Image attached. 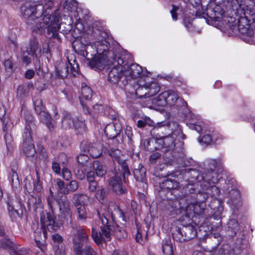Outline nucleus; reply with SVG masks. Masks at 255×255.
I'll return each instance as SVG.
<instances>
[{
    "label": "nucleus",
    "instance_id": "obj_1",
    "mask_svg": "<svg viewBox=\"0 0 255 255\" xmlns=\"http://www.w3.org/2000/svg\"><path fill=\"white\" fill-rule=\"evenodd\" d=\"M107 212L108 213H104L102 210L97 211L98 219L101 221L102 224L100 226L101 232L98 233L96 229L93 228L92 229L91 236L98 245H102L103 242H105L104 236L108 241L111 240V236L114 233L116 234L118 236H119L118 233H121V235L123 238L127 236L126 232L124 230L122 231L118 226H111L110 225V222L108 219V216H111L112 220H114L116 214H123V212L119 207L116 203L111 202L108 205Z\"/></svg>",
    "mask_w": 255,
    "mask_h": 255
},
{
    "label": "nucleus",
    "instance_id": "obj_2",
    "mask_svg": "<svg viewBox=\"0 0 255 255\" xmlns=\"http://www.w3.org/2000/svg\"><path fill=\"white\" fill-rule=\"evenodd\" d=\"M55 217L51 213H47L46 216H41V227L37 229L34 233V241L36 246L44 251L46 249V239L47 238V229L50 231H57L60 227V224L55 221Z\"/></svg>",
    "mask_w": 255,
    "mask_h": 255
},
{
    "label": "nucleus",
    "instance_id": "obj_3",
    "mask_svg": "<svg viewBox=\"0 0 255 255\" xmlns=\"http://www.w3.org/2000/svg\"><path fill=\"white\" fill-rule=\"evenodd\" d=\"M125 62L123 55L113 52L109 53L107 63L113 65V67L109 71L108 80L112 84H119L121 87L128 85L124 70H121L122 64Z\"/></svg>",
    "mask_w": 255,
    "mask_h": 255
},
{
    "label": "nucleus",
    "instance_id": "obj_4",
    "mask_svg": "<svg viewBox=\"0 0 255 255\" xmlns=\"http://www.w3.org/2000/svg\"><path fill=\"white\" fill-rule=\"evenodd\" d=\"M73 249L76 255H98L97 252L89 245L84 247V244L89 240L86 231L80 226H72Z\"/></svg>",
    "mask_w": 255,
    "mask_h": 255
},
{
    "label": "nucleus",
    "instance_id": "obj_5",
    "mask_svg": "<svg viewBox=\"0 0 255 255\" xmlns=\"http://www.w3.org/2000/svg\"><path fill=\"white\" fill-rule=\"evenodd\" d=\"M44 7L42 4H35L34 3L27 1L21 6V13L23 17L26 19V23L32 31H42L43 24L37 23L35 21L44 13Z\"/></svg>",
    "mask_w": 255,
    "mask_h": 255
},
{
    "label": "nucleus",
    "instance_id": "obj_6",
    "mask_svg": "<svg viewBox=\"0 0 255 255\" xmlns=\"http://www.w3.org/2000/svg\"><path fill=\"white\" fill-rule=\"evenodd\" d=\"M168 135L164 136L158 133L156 136V139H151L147 140V145H150V143L154 141L161 145V148L165 160L167 162H170L172 160V152L175 147V137L171 135L170 133H168Z\"/></svg>",
    "mask_w": 255,
    "mask_h": 255
},
{
    "label": "nucleus",
    "instance_id": "obj_7",
    "mask_svg": "<svg viewBox=\"0 0 255 255\" xmlns=\"http://www.w3.org/2000/svg\"><path fill=\"white\" fill-rule=\"evenodd\" d=\"M46 14L44 15L42 18V22L40 21L38 18L35 20L34 25L37 23H42L43 24L42 31H32L33 32L42 34L44 31L45 28H47V34L49 38H54L59 39L60 38L58 35V22L59 18L55 15H52L49 12L47 13V10L45 11Z\"/></svg>",
    "mask_w": 255,
    "mask_h": 255
},
{
    "label": "nucleus",
    "instance_id": "obj_8",
    "mask_svg": "<svg viewBox=\"0 0 255 255\" xmlns=\"http://www.w3.org/2000/svg\"><path fill=\"white\" fill-rule=\"evenodd\" d=\"M245 17H241L238 21L237 26H236V29L239 32L245 36L244 40L249 43L255 44V29H253L252 26L247 24L246 25L243 24L244 23L247 22L248 18V15L253 16L255 14V10L253 8L247 7L245 11Z\"/></svg>",
    "mask_w": 255,
    "mask_h": 255
},
{
    "label": "nucleus",
    "instance_id": "obj_9",
    "mask_svg": "<svg viewBox=\"0 0 255 255\" xmlns=\"http://www.w3.org/2000/svg\"><path fill=\"white\" fill-rule=\"evenodd\" d=\"M171 231L173 239L179 242L189 241L197 236L196 230L190 225L181 227L175 226L171 228Z\"/></svg>",
    "mask_w": 255,
    "mask_h": 255
},
{
    "label": "nucleus",
    "instance_id": "obj_10",
    "mask_svg": "<svg viewBox=\"0 0 255 255\" xmlns=\"http://www.w3.org/2000/svg\"><path fill=\"white\" fill-rule=\"evenodd\" d=\"M138 87L135 94L139 98H148L156 95L160 90V87L155 82L146 83L142 79L137 82Z\"/></svg>",
    "mask_w": 255,
    "mask_h": 255
},
{
    "label": "nucleus",
    "instance_id": "obj_11",
    "mask_svg": "<svg viewBox=\"0 0 255 255\" xmlns=\"http://www.w3.org/2000/svg\"><path fill=\"white\" fill-rule=\"evenodd\" d=\"M96 34V41L94 42V45L97 54L107 57V62H108V54L110 52H113L116 54H120L117 51L109 50L110 43L107 41L108 34L105 31H98Z\"/></svg>",
    "mask_w": 255,
    "mask_h": 255
},
{
    "label": "nucleus",
    "instance_id": "obj_12",
    "mask_svg": "<svg viewBox=\"0 0 255 255\" xmlns=\"http://www.w3.org/2000/svg\"><path fill=\"white\" fill-rule=\"evenodd\" d=\"M112 174L113 175L108 180L110 189L118 195H122L127 192V188L123 185L121 178L122 176L121 169L115 167L112 171Z\"/></svg>",
    "mask_w": 255,
    "mask_h": 255
},
{
    "label": "nucleus",
    "instance_id": "obj_13",
    "mask_svg": "<svg viewBox=\"0 0 255 255\" xmlns=\"http://www.w3.org/2000/svg\"><path fill=\"white\" fill-rule=\"evenodd\" d=\"M164 92L166 94L165 97L166 105L170 107H174L179 113L182 114L187 113L188 111L187 104L183 99L179 97L176 92L173 90H168Z\"/></svg>",
    "mask_w": 255,
    "mask_h": 255
},
{
    "label": "nucleus",
    "instance_id": "obj_14",
    "mask_svg": "<svg viewBox=\"0 0 255 255\" xmlns=\"http://www.w3.org/2000/svg\"><path fill=\"white\" fill-rule=\"evenodd\" d=\"M109 154L114 161H117L119 164L118 168L122 171L123 181L125 184L128 183V176L130 175V172L126 160L121 158L122 152L118 149L112 148L109 150Z\"/></svg>",
    "mask_w": 255,
    "mask_h": 255
},
{
    "label": "nucleus",
    "instance_id": "obj_15",
    "mask_svg": "<svg viewBox=\"0 0 255 255\" xmlns=\"http://www.w3.org/2000/svg\"><path fill=\"white\" fill-rule=\"evenodd\" d=\"M179 183L174 180L166 179L160 183V188L162 191H167V198H170L169 204L171 206L173 202L178 200L180 197L179 190L177 187Z\"/></svg>",
    "mask_w": 255,
    "mask_h": 255
},
{
    "label": "nucleus",
    "instance_id": "obj_16",
    "mask_svg": "<svg viewBox=\"0 0 255 255\" xmlns=\"http://www.w3.org/2000/svg\"><path fill=\"white\" fill-rule=\"evenodd\" d=\"M167 130V133H170L171 135L177 136L182 135L183 138L185 136L182 133V131L179 124L174 121H167L161 123H158L152 129V132L155 133L158 130Z\"/></svg>",
    "mask_w": 255,
    "mask_h": 255
},
{
    "label": "nucleus",
    "instance_id": "obj_17",
    "mask_svg": "<svg viewBox=\"0 0 255 255\" xmlns=\"http://www.w3.org/2000/svg\"><path fill=\"white\" fill-rule=\"evenodd\" d=\"M177 206V208L180 209L181 213L188 218L192 217L196 214L199 215L202 212L200 204L191 200H186L182 204Z\"/></svg>",
    "mask_w": 255,
    "mask_h": 255
},
{
    "label": "nucleus",
    "instance_id": "obj_18",
    "mask_svg": "<svg viewBox=\"0 0 255 255\" xmlns=\"http://www.w3.org/2000/svg\"><path fill=\"white\" fill-rule=\"evenodd\" d=\"M122 64L121 70H124L126 80L128 81V84L132 79L139 77L142 72V69L140 66L137 64L133 63L130 65L128 64L127 61Z\"/></svg>",
    "mask_w": 255,
    "mask_h": 255
},
{
    "label": "nucleus",
    "instance_id": "obj_19",
    "mask_svg": "<svg viewBox=\"0 0 255 255\" xmlns=\"http://www.w3.org/2000/svg\"><path fill=\"white\" fill-rule=\"evenodd\" d=\"M102 147L100 143H91L84 141L81 143V149L84 151H87L93 158H97L102 155Z\"/></svg>",
    "mask_w": 255,
    "mask_h": 255
},
{
    "label": "nucleus",
    "instance_id": "obj_20",
    "mask_svg": "<svg viewBox=\"0 0 255 255\" xmlns=\"http://www.w3.org/2000/svg\"><path fill=\"white\" fill-rule=\"evenodd\" d=\"M56 202L59 206V210L65 218H71L72 211L70 208V202L66 194H57L56 195Z\"/></svg>",
    "mask_w": 255,
    "mask_h": 255
},
{
    "label": "nucleus",
    "instance_id": "obj_21",
    "mask_svg": "<svg viewBox=\"0 0 255 255\" xmlns=\"http://www.w3.org/2000/svg\"><path fill=\"white\" fill-rule=\"evenodd\" d=\"M201 180L203 183L206 184H200V185L203 188H207V185H210L211 184H215L218 182V176L214 170L212 169H207L201 175Z\"/></svg>",
    "mask_w": 255,
    "mask_h": 255
},
{
    "label": "nucleus",
    "instance_id": "obj_22",
    "mask_svg": "<svg viewBox=\"0 0 255 255\" xmlns=\"http://www.w3.org/2000/svg\"><path fill=\"white\" fill-rule=\"evenodd\" d=\"M199 183H194L193 184H188L186 188H185V194L183 195L182 196H180V197H178V199L173 202V205H171L172 208L175 209L177 208V205H181L184 202L186 201V196L188 195H193L194 193H197L198 192V190L197 189V187L199 185Z\"/></svg>",
    "mask_w": 255,
    "mask_h": 255
},
{
    "label": "nucleus",
    "instance_id": "obj_23",
    "mask_svg": "<svg viewBox=\"0 0 255 255\" xmlns=\"http://www.w3.org/2000/svg\"><path fill=\"white\" fill-rule=\"evenodd\" d=\"M122 127L118 123H112L107 125L105 128V133L111 139H114L120 135Z\"/></svg>",
    "mask_w": 255,
    "mask_h": 255
},
{
    "label": "nucleus",
    "instance_id": "obj_24",
    "mask_svg": "<svg viewBox=\"0 0 255 255\" xmlns=\"http://www.w3.org/2000/svg\"><path fill=\"white\" fill-rule=\"evenodd\" d=\"M133 174L135 179L142 183L143 188H145L147 187L146 183V169L142 165H138V167L133 170Z\"/></svg>",
    "mask_w": 255,
    "mask_h": 255
},
{
    "label": "nucleus",
    "instance_id": "obj_25",
    "mask_svg": "<svg viewBox=\"0 0 255 255\" xmlns=\"http://www.w3.org/2000/svg\"><path fill=\"white\" fill-rule=\"evenodd\" d=\"M39 116L40 120L46 125L50 131H53L55 127V122L50 114L47 112L46 110L41 112L37 115Z\"/></svg>",
    "mask_w": 255,
    "mask_h": 255
},
{
    "label": "nucleus",
    "instance_id": "obj_26",
    "mask_svg": "<svg viewBox=\"0 0 255 255\" xmlns=\"http://www.w3.org/2000/svg\"><path fill=\"white\" fill-rule=\"evenodd\" d=\"M26 52L28 54L35 57L41 54V47L36 37L34 36L30 40L29 47L27 48Z\"/></svg>",
    "mask_w": 255,
    "mask_h": 255
},
{
    "label": "nucleus",
    "instance_id": "obj_27",
    "mask_svg": "<svg viewBox=\"0 0 255 255\" xmlns=\"http://www.w3.org/2000/svg\"><path fill=\"white\" fill-rule=\"evenodd\" d=\"M106 59L107 57L98 55L89 62V65L91 68L101 71L105 67Z\"/></svg>",
    "mask_w": 255,
    "mask_h": 255
},
{
    "label": "nucleus",
    "instance_id": "obj_28",
    "mask_svg": "<svg viewBox=\"0 0 255 255\" xmlns=\"http://www.w3.org/2000/svg\"><path fill=\"white\" fill-rule=\"evenodd\" d=\"M186 200H191L198 204L204 203L208 198L209 195L207 192H200L198 190V193H194L193 195H187L186 197Z\"/></svg>",
    "mask_w": 255,
    "mask_h": 255
},
{
    "label": "nucleus",
    "instance_id": "obj_29",
    "mask_svg": "<svg viewBox=\"0 0 255 255\" xmlns=\"http://www.w3.org/2000/svg\"><path fill=\"white\" fill-rule=\"evenodd\" d=\"M56 76L59 78L66 77L69 73V66L67 63L60 62L56 66Z\"/></svg>",
    "mask_w": 255,
    "mask_h": 255
},
{
    "label": "nucleus",
    "instance_id": "obj_30",
    "mask_svg": "<svg viewBox=\"0 0 255 255\" xmlns=\"http://www.w3.org/2000/svg\"><path fill=\"white\" fill-rule=\"evenodd\" d=\"M77 161L85 170H87L88 168L91 167L93 164L92 161L89 157L85 154H81L77 156Z\"/></svg>",
    "mask_w": 255,
    "mask_h": 255
},
{
    "label": "nucleus",
    "instance_id": "obj_31",
    "mask_svg": "<svg viewBox=\"0 0 255 255\" xmlns=\"http://www.w3.org/2000/svg\"><path fill=\"white\" fill-rule=\"evenodd\" d=\"M227 232L228 235L231 237H234L239 230V224L236 219H231L227 224Z\"/></svg>",
    "mask_w": 255,
    "mask_h": 255
},
{
    "label": "nucleus",
    "instance_id": "obj_32",
    "mask_svg": "<svg viewBox=\"0 0 255 255\" xmlns=\"http://www.w3.org/2000/svg\"><path fill=\"white\" fill-rule=\"evenodd\" d=\"M92 165L97 176L102 177L106 174L107 168L105 165L98 161H95Z\"/></svg>",
    "mask_w": 255,
    "mask_h": 255
},
{
    "label": "nucleus",
    "instance_id": "obj_33",
    "mask_svg": "<svg viewBox=\"0 0 255 255\" xmlns=\"http://www.w3.org/2000/svg\"><path fill=\"white\" fill-rule=\"evenodd\" d=\"M87 198L88 197L83 194H75L73 195L72 201L75 207L85 206V201Z\"/></svg>",
    "mask_w": 255,
    "mask_h": 255
},
{
    "label": "nucleus",
    "instance_id": "obj_34",
    "mask_svg": "<svg viewBox=\"0 0 255 255\" xmlns=\"http://www.w3.org/2000/svg\"><path fill=\"white\" fill-rule=\"evenodd\" d=\"M23 152L27 157H33L36 154L34 144L32 143H23Z\"/></svg>",
    "mask_w": 255,
    "mask_h": 255
},
{
    "label": "nucleus",
    "instance_id": "obj_35",
    "mask_svg": "<svg viewBox=\"0 0 255 255\" xmlns=\"http://www.w3.org/2000/svg\"><path fill=\"white\" fill-rule=\"evenodd\" d=\"M166 93L162 92L158 97L152 99V104L154 107H164L166 105Z\"/></svg>",
    "mask_w": 255,
    "mask_h": 255
},
{
    "label": "nucleus",
    "instance_id": "obj_36",
    "mask_svg": "<svg viewBox=\"0 0 255 255\" xmlns=\"http://www.w3.org/2000/svg\"><path fill=\"white\" fill-rule=\"evenodd\" d=\"M76 207L75 213L77 215V219L82 223L85 222L87 219V213L85 206H80Z\"/></svg>",
    "mask_w": 255,
    "mask_h": 255
},
{
    "label": "nucleus",
    "instance_id": "obj_37",
    "mask_svg": "<svg viewBox=\"0 0 255 255\" xmlns=\"http://www.w3.org/2000/svg\"><path fill=\"white\" fill-rule=\"evenodd\" d=\"M162 252L166 255H173L172 245L169 239H165L162 243Z\"/></svg>",
    "mask_w": 255,
    "mask_h": 255
},
{
    "label": "nucleus",
    "instance_id": "obj_38",
    "mask_svg": "<svg viewBox=\"0 0 255 255\" xmlns=\"http://www.w3.org/2000/svg\"><path fill=\"white\" fill-rule=\"evenodd\" d=\"M93 92L91 88L85 84H83L81 89V99H85L86 100H90L92 97ZM80 97H79V98Z\"/></svg>",
    "mask_w": 255,
    "mask_h": 255
},
{
    "label": "nucleus",
    "instance_id": "obj_39",
    "mask_svg": "<svg viewBox=\"0 0 255 255\" xmlns=\"http://www.w3.org/2000/svg\"><path fill=\"white\" fill-rule=\"evenodd\" d=\"M28 253V251L20 246L14 245L13 248L10 249V254L11 255H26Z\"/></svg>",
    "mask_w": 255,
    "mask_h": 255
},
{
    "label": "nucleus",
    "instance_id": "obj_40",
    "mask_svg": "<svg viewBox=\"0 0 255 255\" xmlns=\"http://www.w3.org/2000/svg\"><path fill=\"white\" fill-rule=\"evenodd\" d=\"M56 184L58 186V194L62 195L69 193V190L66 187L63 181L58 179L56 180Z\"/></svg>",
    "mask_w": 255,
    "mask_h": 255
},
{
    "label": "nucleus",
    "instance_id": "obj_41",
    "mask_svg": "<svg viewBox=\"0 0 255 255\" xmlns=\"http://www.w3.org/2000/svg\"><path fill=\"white\" fill-rule=\"evenodd\" d=\"M35 111L37 115L46 110L45 106L43 105L42 101L40 98L37 99L34 101Z\"/></svg>",
    "mask_w": 255,
    "mask_h": 255
},
{
    "label": "nucleus",
    "instance_id": "obj_42",
    "mask_svg": "<svg viewBox=\"0 0 255 255\" xmlns=\"http://www.w3.org/2000/svg\"><path fill=\"white\" fill-rule=\"evenodd\" d=\"M28 91L24 85H19L17 88L16 96L19 98L23 99L28 95Z\"/></svg>",
    "mask_w": 255,
    "mask_h": 255
},
{
    "label": "nucleus",
    "instance_id": "obj_43",
    "mask_svg": "<svg viewBox=\"0 0 255 255\" xmlns=\"http://www.w3.org/2000/svg\"><path fill=\"white\" fill-rule=\"evenodd\" d=\"M30 128L26 126L23 134V143H32L31 132Z\"/></svg>",
    "mask_w": 255,
    "mask_h": 255
},
{
    "label": "nucleus",
    "instance_id": "obj_44",
    "mask_svg": "<svg viewBox=\"0 0 255 255\" xmlns=\"http://www.w3.org/2000/svg\"><path fill=\"white\" fill-rule=\"evenodd\" d=\"M208 195H211L212 197L216 198L218 196L220 193V190L216 186L213 185L210 186L209 188L207 189V192Z\"/></svg>",
    "mask_w": 255,
    "mask_h": 255
},
{
    "label": "nucleus",
    "instance_id": "obj_45",
    "mask_svg": "<svg viewBox=\"0 0 255 255\" xmlns=\"http://www.w3.org/2000/svg\"><path fill=\"white\" fill-rule=\"evenodd\" d=\"M14 244L8 240H0V248L5 250H8L10 253V249L13 248Z\"/></svg>",
    "mask_w": 255,
    "mask_h": 255
},
{
    "label": "nucleus",
    "instance_id": "obj_46",
    "mask_svg": "<svg viewBox=\"0 0 255 255\" xmlns=\"http://www.w3.org/2000/svg\"><path fill=\"white\" fill-rule=\"evenodd\" d=\"M66 63L67 65H68L69 69H70V72L72 75L75 76L76 74H78L79 69V65L75 60H74L73 63H70L69 61Z\"/></svg>",
    "mask_w": 255,
    "mask_h": 255
},
{
    "label": "nucleus",
    "instance_id": "obj_47",
    "mask_svg": "<svg viewBox=\"0 0 255 255\" xmlns=\"http://www.w3.org/2000/svg\"><path fill=\"white\" fill-rule=\"evenodd\" d=\"M191 179L192 181L197 180L195 183H199L202 180L201 178V175H199V172L196 170H192L190 172Z\"/></svg>",
    "mask_w": 255,
    "mask_h": 255
},
{
    "label": "nucleus",
    "instance_id": "obj_48",
    "mask_svg": "<svg viewBox=\"0 0 255 255\" xmlns=\"http://www.w3.org/2000/svg\"><path fill=\"white\" fill-rule=\"evenodd\" d=\"M55 198L56 196L51 197V196H47V202L49 208L51 210V213L53 214V211L55 210Z\"/></svg>",
    "mask_w": 255,
    "mask_h": 255
},
{
    "label": "nucleus",
    "instance_id": "obj_49",
    "mask_svg": "<svg viewBox=\"0 0 255 255\" xmlns=\"http://www.w3.org/2000/svg\"><path fill=\"white\" fill-rule=\"evenodd\" d=\"M75 119H74L70 113H65L62 119V122L68 125L69 126L73 124V121H74Z\"/></svg>",
    "mask_w": 255,
    "mask_h": 255
},
{
    "label": "nucleus",
    "instance_id": "obj_50",
    "mask_svg": "<svg viewBox=\"0 0 255 255\" xmlns=\"http://www.w3.org/2000/svg\"><path fill=\"white\" fill-rule=\"evenodd\" d=\"M73 126L76 129H83L85 128V124L82 120L76 118L73 121Z\"/></svg>",
    "mask_w": 255,
    "mask_h": 255
},
{
    "label": "nucleus",
    "instance_id": "obj_51",
    "mask_svg": "<svg viewBox=\"0 0 255 255\" xmlns=\"http://www.w3.org/2000/svg\"><path fill=\"white\" fill-rule=\"evenodd\" d=\"M24 119L26 123L28 124L27 126L30 128V125H32L33 124L34 119L33 115L30 113L26 112L24 113Z\"/></svg>",
    "mask_w": 255,
    "mask_h": 255
},
{
    "label": "nucleus",
    "instance_id": "obj_52",
    "mask_svg": "<svg viewBox=\"0 0 255 255\" xmlns=\"http://www.w3.org/2000/svg\"><path fill=\"white\" fill-rule=\"evenodd\" d=\"M106 195L107 192L104 188H101L96 191V197L99 200H103Z\"/></svg>",
    "mask_w": 255,
    "mask_h": 255
},
{
    "label": "nucleus",
    "instance_id": "obj_53",
    "mask_svg": "<svg viewBox=\"0 0 255 255\" xmlns=\"http://www.w3.org/2000/svg\"><path fill=\"white\" fill-rule=\"evenodd\" d=\"M58 30L61 29L63 32L67 33L68 32L70 31L72 28L71 25L69 24L66 25L65 23H63L61 22L60 24H58Z\"/></svg>",
    "mask_w": 255,
    "mask_h": 255
},
{
    "label": "nucleus",
    "instance_id": "obj_54",
    "mask_svg": "<svg viewBox=\"0 0 255 255\" xmlns=\"http://www.w3.org/2000/svg\"><path fill=\"white\" fill-rule=\"evenodd\" d=\"M86 170L85 169H81L78 168L77 169H75L74 170L75 174L77 177L80 180H83L85 178V172Z\"/></svg>",
    "mask_w": 255,
    "mask_h": 255
},
{
    "label": "nucleus",
    "instance_id": "obj_55",
    "mask_svg": "<svg viewBox=\"0 0 255 255\" xmlns=\"http://www.w3.org/2000/svg\"><path fill=\"white\" fill-rule=\"evenodd\" d=\"M42 2L41 4L46 10L50 9L54 5V0H42Z\"/></svg>",
    "mask_w": 255,
    "mask_h": 255
},
{
    "label": "nucleus",
    "instance_id": "obj_56",
    "mask_svg": "<svg viewBox=\"0 0 255 255\" xmlns=\"http://www.w3.org/2000/svg\"><path fill=\"white\" fill-rule=\"evenodd\" d=\"M62 176L65 180H69L71 179L72 174L68 168H63L62 169Z\"/></svg>",
    "mask_w": 255,
    "mask_h": 255
},
{
    "label": "nucleus",
    "instance_id": "obj_57",
    "mask_svg": "<svg viewBox=\"0 0 255 255\" xmlns=\"http://www.w3.org/2000/svg\"><path fill=\"white\" fill-rule=\"evenodd\" d=\"M199 141L200 142H202L206 144H209L212 141V137L210 134H207L202 136L201 138H199Z\"/></svg>",
    "mask_w": 255,
    "mask_h": 255
},
{
    "label": "nucleus",
    "instance_id": "obj_58",
    "mask_svg": "<svg viewBox=\"0 0 255 255\" xmlns=\"http://www.w3.org/2000/svg\"><path fill=\"white\" fill-rule=\"evenodd\" d=\"M131 130V128L129 127H127L125 129V138H126L127 136L128 140V142L130 143H131L132 141V133Z\"/></svg>",
    "mask_w": 255,
    "mask_h": 255
},
{
    "label": "nucleus",
    "instance_id": "obj_59",
    "mask_svg": "<svg viewBox=\"0 0 255 255\" xmlns=\"http://www.w3.org/2000/svg\"><path fill=\"white\" fill-rule=\"evenodd\" d=\"M161 156V154L158 152H155L152 153L149 158V161L150 163L154 164L157 159H158Z\"/></svg>",
    "mask_w": 255,
    "mask_h": 255
},
{
    "label": "nucleus",
    "instance_id": "obj_60",
    "mask_svg": "<svg viewBox=\"0 0 255 255\" xmlns=\"http://www.w3.org/2000/svg\"><path fill=\"white\" fill-rule=\"evenodd\" d=\"M5 143L6 145L7 149L8 151H10V150L12 148L11 136L9 134H5Z\"/></svg>",
    "mask_w": 255,
    "mask_h": 255
},
{
    "label": "nucleus",
    "instance_id": "obj_61",
    "mask_svg": "<svg viewBox=\"0 0 255 255\" xmlns=\"http://www.w3.org/2000/svg\"><path fill=\"white\" fill-rule=\"evenodd\" d=\"M69 189H68L69 191L74 192L79 187L78 182L76 180H72L69 183Z\"/></svg>",
    "mask_w": 255,
    "mask_h": 255
},
{
    "label": "nucleus",
    "instance_id": "obj_62",
    "mask_svg": "<svg viewBox=\"0 0 255 255\" xmlns=\"http://www.w3.org/2000/svg\"><path fill=\"white\" fill-rule=\"evenodd\" d=\"M98 186V183L96 181L89 182L88 189L91 192L96 191Z\"/></svg>",
    "mask_w": 255,
    "mask_h": 255
},
{
    "label": "nucleus",
    "instance_id": "obj_63",
    "mask_svg": "<svg viewBox=\"0 0 255 255\" xmlns=\"http://www.w3.org/2000/svg\"><path fill=\"white\" fill-rule=\"evenodd\" d=\"M4 65L5 66V69L7 71L9 72H11L12 71V63L10 59L5 60L4 62Z\"/></svg>",
    "mask_w": 255,
    "mask_h": 255
},
{
    "label": "nucleus",
    "instance_id": "obj_64",
    "mask_svg": "<svg viewBox=\"0 0 255 255\" xmlns=\"http://www.w3.org/2000/svg\"><path fill=\"white\" fill-rule=\"evenodd\" d=\"M95 174L96 173L93 171H90L87 172L86 177L88 182L95 181Z\"/></svg>",
    "mask_w": 255,
    "mask_h": 255
}]
</instances>
